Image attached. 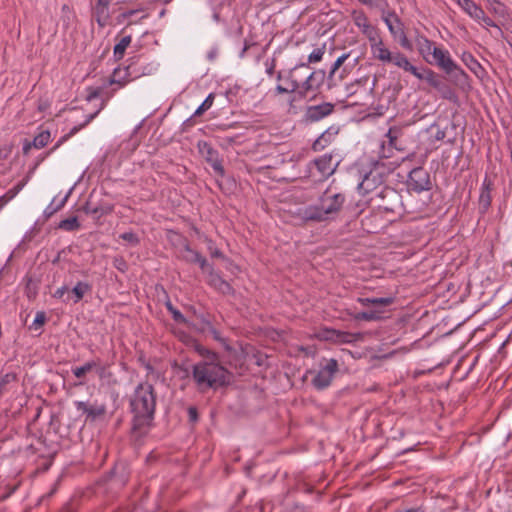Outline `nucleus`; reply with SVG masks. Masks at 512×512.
I'll use <instances>...</instances> for the list:
<instances>
[{
  "label": "nucleus",
  "instance_id": "nucleus-1",
  "mask_svg": "<svg viewBox=\"0 0 512 512\" xmlns=\"http://www.w3.org/2000/svg\"><path fill=\"white\" fill-rule=\"evenodd\" d=\"M156 400L155 389L149 382L139 383L131 395L132 431L138 436L146 435L153 426Z\"/></svg>",
  "mask_w": 512,
  "mask_h": 512
},
{
  "label": "nucleus",
  "instance_id": "nucleus-2",
  "mask_svg": "<svg viewBox=\"0 0 512 512\" xmlns=\"http://www.w3.org/2000/svg\"><path fill=\"white\" fill-rule=\"evenodd\" d=\"M203 360L195 363L192 368V379L199 392L205 393L210 389H217L229 382V371L219 363L217 353L208 349L198 350Z\"/></svg>",
  "mask_w": 512,
  "mask_h": 512
},
{
  "label": "nucleus",
  "instance_id": "nucleus-3",
  "mask_svg": "<svg viewBox=\"0 0 512 512\" xmlns=\"http://www.w3.org/2000/svg\"><path fill=\"white\" fill-rule=\"evenodd\" d=\"M345 202V194L328 187L319 197L318 204L300 209L299 215L305 222H323L333 219L341 211Z\"/></svg>",
  "mask_w": 512,
  "mask_h": 512
},
{
  "label": "nucleus",
  "instance_id": "nucleus-4",
  "mask_svg": "<svg viewBox=\"0 0 512 512\" xmlns=\"http://www.w3.org/2000/svg\"><path fill=\"white\" fill-rule=\"evenodd\" d=\"M431 64L436 65L451 81L456 85L468 84V74L452 59L450 52L444 48L435 47L433 49Z\"/></svg>",
  "mask_w": 512,
  "mask_h": 512
},
{
  "label": "nucleus",
  "instance_id": "nucleus-5",
  "mask_svg": "<svg viewBox=\"0 0 512 512\" xmlns=\"http://www.w3.org/2000/svg\"><path fill=\"white\" fill-rule=\"evenodd\" d=\"M146 60L143 56L131 58L130 63L124 69L114 70L110 83L119 84L120 87H123L131 80L152 74L155 67L153 64L146 63Z\"/></svg>",
  "mask_w": 512,
  "mask_h": 512
},
{
  "label": "nucleus",
  "instance_id": "nucleus-6",
  "mask_svg": "<svg viewBox=\"0 0 512 512\" xmlns=\"http://www.w3.org/2000/svg\"><path fill=\"white\" fill-rule=\"evenodd\" d=\"M360 4L369 8L377 9L381 14V19L386 24L390 34L397 38V33L404 29V23L397 15L395 10L390 9L387 0H357Z\"/></svg>",
  "mask_w": 512,
  "mask_h": 512
},
{
  "label": "nucleus",
  "instance_id": "nucleus-7",
  "mask_svg": "<svg viewBox=\"0 0 512 512\" xmlns=\"http://www.w3.org/2000/svg\"><path fill=\"white\" fill-rule=\"evenodd\" d=\"M306 63L297 64L295 67L286 70V77L283 84L278 83L274 89V96L283 94H295L300 97L301 83L303 75H299L301 70H308Z\"/></svg>",
  "mask_w": 512,
  "mask_h": 512
},
{
  "label": "nucleus",
  "instance_id": "nucleus-8",
  "mask_svg": "<svg viewBox=\"0 0 512 512\" xmlns=\"http://www.w3.org/2000/svg\"><path fill=\"white\" fill-rule=\"evenodd\" d=\"M432 188V182L429 172L423 167H417L410 171L407 179V189L417 194L429 191Z\"/></svg>",
  "mask_w": 512,
  "mask_h": 512
},
{
  "label": "nucleus",
  "instance_id": "nucleus-9",
  "mask_svg": "<svg viewBox=\"0 0 512 512\" xmlns=\"http://www.w3.org/2000/svg\"><path fill=\"white\" fill-rule=\"evenodd\" d=\"M339 365L336 359L325 360V363L320 366L319 371L312 379V385L317 390H323L330 386L335 374L338 372Z\"/></svg>",
  "mask_w": 512,
  "mask_h": 512
},
{
  "label": "nucleus",
  "instance_id": "nucleus-10",
  "mask_svg": "<svg viewBox=\"0 0 512 512\" xmlns=\"http://www.w3.org/2000/svg\"><path fill=\"white\" fill-rule=\"evenodd\" d=\"M326 79V73L322 69L315 70L309 74H303L301 83L300 99L306 98L309 94H317L323 86Z\"/></svg>",
  "mask_w": 512,
  "mask_h": 512
},
{
  "label": "nucleus",
  "instance_id": "nucleus-11",
  "mask_svg": "<svg viewBox=\"0 0 512 512\" xmlns=\"http://www.w3.org/2000/svg\"><path fill=\"white\" fill-rule=\"evenodd\" d=\"M197 148L205 161L211 165L215 174L223 177L225 175V169L223 161L219 156V152L207 141H199L197 143Z\"/></svg>",
  "mask_w": 512,
  "mask_h": 512
},
{
  "label": "nucleus",
  "instance_id": "nucleus-12",
  "mask_svg": "<svg viewBox=\"0 0 512 512\" xmlns=\"http://www.w3.org/2000/svg\"><path fill=\"white\" fill-rule=\"evenodd\" d=\"M351 18L354 25L361 31L368 41H374L377 38L379 35V29L371 24L363 10H353L351 12Z\"/></svg>",
  "mask_w": 512,
  "mask_h": 512
},
{
  "label": "nucleus",
  "instance_id": "nucleus-13",
  "mask_svg": "<svg viewBox=\"0 0 512 512\" xmlns=\"http://www.w3.org/2000/svg\"><path fill=\"white\" fill-rule=\"evenodd\" d=\"M335 105L330 102H323L318 105H308L303 114L306 123H315L328 117L334 112Z\"/></svg>",
  "mask_w": 512,
  "mask_h": 512
},
{
  "label": "nucleus",
  "instance_id": "nucleus-14",
  "mask_svg": "<svg viewBox=\"0 0 512 512\" xmlns=\"http://www.w3.org/2000/svg\"><path fill=\"white\" fill-rule=\"evenodd\" d=\"M75 407L77 411L86 414V421L90 422L103 418L107 413L106 404L97 400L93 401L92 403L76 401Z\"/></svg>",
  "mask_w": 512,
  "mask_h": 512
},
{
  "label": "nucleus",
  "instance_id": "nucleus-15",
  "mask_svg": "<svg viewBox=\"0 0 512 512\" xmlns=\"http://www.w3.org/2000/svg\"><path fill=\"white\" fill-rule=\"evenodd\" d=\"M109 98V95L106 98H103L99 108L92 114H89L85 121L82 124H79L77 126H74L67 134L63 135L56 144L41 158L43 160L46 156L50 155L54 151H56L63 143H65L69 138L74 136L76 133H78L81 129H83L85 126H87L98 114L99 112L106 106L107 100Z\"/></svg>",
  "mask_w": 512,
  "mask_h": 512
},
{
  "label": "nucleus",
  "instance_id": "nucleus-16",
  "mask_svg": "<svg viewBox=\"0 0 512 512\" xmlns=\"http://www.w3.org/2000/svg\"><path fill=\"white\" fill-rule=\"evenodd\" d=\"M493 189L494 182L486 175L483 179L478 198V213L481 216H484L491 207Z\"/></svg>",
  "mask_w": 512,
  "mask_h": 512
},
{
  "label": "nucleus",
  "instance_id": "nucleus-17",
  "mask_svg": "<svg viewBox=\"0 0 512 512\" xmlns=\"http://www.w3.org/2000/svg\"><path fill=\"white\" fill-rule=\"evenodd\" d=\"M111 0L107 1H91V15L101 28L106 27L110 22L109 5Z\"/></svg>",
  "mask_w": 512,
  "mask_h": 512
},
{
  "label": "nucleus",
  "instance_id": "nucleus-18",
  "mask_svg": "<svg viewBox=\"0 0 512 512\" xmlns=\"http://www.w3.org/2000/svg\"><path fill=\"white\" fill-rule=\"evenodd\" d=\"M383 202L378 204V207L387 212H394L400 200L398 192L390 187H382L376 194Z\"/></svg>",
  "mask_w": 512,
  "mask_h": 512
},
{
  "label": "nucleus",
  "instance_id": "nucleus-19",
  "mask_svg": "<svg viewBox=\"0 0 512 512\" xmlns=\"http://www.w3.org/2000/svg\"><path fill=\"white\" fill-rule=\"evenodd\" d=\"M383 182V176L374 168L369 173L365 174L362 182L358 185V190L362 194H367L377 188Z\"/></svg>",
  "mask_w": 512,
  "mask_h": 512
},
{
  "label": "nucleus",
  "instance_id": "nucleus-20",
  "mask_svg": "<svg viewBox=\"0 0 512 512\" xmlns=\"http://www.w3.org/2000/svg\"><path fill=\"white\" fill-rule=\"evenodd\" d=\"M113 205L109 203H99L95 204L91 199H89L81 208V210L87 214L93 216L95 219H100L101 217L112 213Z\"/></svg>",
  "mask_w": 512,
  "mask_h": 512
},
{
  "label": "nucleus",
  "instance_id": "nucleus-21",
  "mask_svg": "<svg viewBox=\"0 0 512 512\" xmlns=\"http://www.w3.org/2000/svg\"><path fill=\"white\" fill-rule=\"evenodd\" d=\"M207 283L216 291L223 295H234L235 290L229 282L224 280L218 273L211 271L208 275Z\"/></svg>",
  "mask_w": 512,
  "mask_h": 512
},
{
  "label": "nucleus",
  "instance_id": "nucleus-22",
  "mask_svg": "<svg viewBox=\"0 0 512 512\" xmlns=\"http://www.w3.org/2000/svg\"><path fill=\"white\" fill-rule=\"evenodd\" d=\"M372 55L375 59L388 63L391 60L393 52L385 47L380 35L374 41H369Z\"/></svg>",
  "mask_w": 512,
  "mask_h": 512
},
{
  "label": "nucleus",
  "instance_id": "nucleus-23",
  "mask_svg": "<svg viewBox=\"0 0 512 512\" xmlns=\"http://www.w3.org/2000/svg\"><path fill=\"white\" fill-rule=\"evenodd\" d=\"M415 43L417 46V50L419 54L423 57V59L427 63H432L430 55L432 54L433 49L436 47L434 46V42L428 39L425 35L417 32L415 36Z\"/></svg>",
  "mask_w": 512,
  "mask_h": 512
},
{
  "label": "nucleus",
  "instance_id": "nucleus-24",
  "mask_svg": "<svg viewBox=\"0 0 512 512\" xmlns=\"http://www.w3.org/2000/svg\"><path fill=\"white\" fill-rule=\"evenodd\" d=\"M413 75L420 80H425L431 87L437 90H440L444 85L440 76L430 68L424 67L421 70L416 68V72Z\"/></svg>",
  "mask_w": 512,
  "mask_h": 512
},
{
  "label": "nucleus",
  "instance_id": "nucleus-25",
  "mask_svg": "<svg viewBox=\"0 0 512 512\" xmlns=\"http://www.w3.org/2000/svg\"><path fill=\"white\" fill-rule=\"evenodd\" d=\"M362 306H371V309H381L394 303V297H358L356 300Z\"/></svg>",
  "mask_w": 512,
  "mask_h": 512
},
{
  "label": "nucleus",
  "instance_id": "nucleus-26",
  "mask_svg": "<svg viewBox=\"0 0 512 512\" xmlns=\"http://www.w3.org/2000/svg\"><path fill=\"white\" fill-rule=\"evenodd\" d=\"M332 161L331 155H323L314 161V165L322 178L326 179L335 172V166H333Z\"/></svg>",
  "mask_w": 512,
  "mask_h": 512
},
{
  "label": "nucleus",
  "instance_id": "nucleus-27",
  "mask_svg": "<svg viewBox=\"0 0 512 512\" xmlns=\"http://www.w3.org/2000/svg\"><path fill=\"white\" fill-rule=\"evenodd\" d=\"M461 9L468 14L472 19L482 17L483 8L478 5L474 0H454Z\"/></svg>",
  "mask_w": 512,
  "mask_h": 512
},
{
  "label": "nucleus",
  "instance_id": "nucleus-28",
  "mask_svg": "<svg viewBox=\"0 0 512 512\" xmlns=\"http://www.w3.org/2000/svg\"><path fill=\"white\" fill-rule=\"evenodd\" d=\"M388 63H392L393 65L403 69L405 72L411 73L412 75L416 72L417 68L410 63L409 59L403 53L399 51L393 52L391 60Z\"/></svg>",
  "mask_w": 512,
  "mask_h": 512
},
{
  "label": "nucleus",
  "instance_id": "nucleus-29",
  "mask_svg": "<svg viewBox=\"0 0 512 512\" xmlns=\"http://www.w3.org/2000/svg\"><path fill=\"white\" fill-rule=\"evenodd\" d=\"M461 60L477 77H482V75L485 73L482 65L470 52H464L461 56Z\"/></svg>",
  "mask_w": 512,
  "mask_h": 512
},
{
  "label": "nucleus",
  "instance_id": "nucleus-30",
  "mask_svg": "<svg viewBox=\"0 0 512 512\" xmlns=\"http://www.w3.org/2000/svg\"><path fill=\"white\" fill-rule=\"evenodd\" d=\"M96 366L97 361L93 359L85 362L82 366L72 368L73 375L80 380L78 383L79 385H83L85 383L87 373L91 372Z\"/></svg>",
  "mask_w": 512,
  "mask_h": 512
},
{
  "label": "nucleus",
  "instance_id": "nucleus-31",
  "mask_svg": "<svg viewBox=\"0 0 512 512\" xmlns=\"http://www.w3.org/2000/svg\"><path fill=\"white\" fill-rule=\"evenodd\" d=\"M186 254L183 255V259L190 263H197L202 270H204L207 266V260L203 257L199 252L190 248L189 245H186L184 248Z\"/></svg>",
  "mask_w": 512,
  "mask_h": 512
},
{
  "label": "nucleus",
  "instance_id": "nucleus-32",
  "mask_svg": "<svg viewBox=\"0 0 512 512\" xmlns=\"http://www.w3.org/2000/svg\"><path fill=\"white\" fill-rule=\"evenodd\" d=\"M92 290V285L88 282L78 281L72 288L71 293L74 295L73 302H80L84 295Z\"/></svg>",
  "mask_w": 512,
  "mask_h": 512
},
{
  "label": "nucleus",
  "instance_id": "nucleus-33",
  "mask_svg": "<svg viewBox=\"0 0 512 512\" xmlns=\"http://www.w3.org/2000/svg\"><path fill=\"white\" fill-rule=\"evenodd\" d=\"M383 312L384 310L381 309H369L367 311L358 312L353 317L357 321H374L379 320Z\"/></svg>",
  "mask_w": 512,
  "mask_h": 512
},
{
  "label": "nucleus",
  "instance_id": "nucleus-34",
  "mask_svg": "<svg viewBox=\"0 0 512 512\" xmlns=\"http://www.w3.org/2000/svg\"><path fill=\"white\" fill-rule=\"evenodd\" d=\"M17 381V375L14 372L0 374V397L9 390L10 385Z\"/></svg>",
  "mask_w": 512,
  "mask_h": 512
},
{
  "label": "nucleus",
  "instance_id": "nucleus-35",
  "mask_svg": "<svg viewBox=\"0 0 512 512\" xmlns=\"http://www.w3.org/2000/svg\"><path fill=\"white\" fill-rule=\"evenodd\" d=\"M50 140V132L48 130H43L34 137L32 145L36 149H41L44 148L50 142Z\"/></svg>",
  "mask_w": 512,
  "mask_h": 512
},
{
  "label": "nucleus",
  "instance_id": "nucleus-36",
  "mask_svg": "<svg viewBox=\"0 0 512 512\" xmlns=\"http://www.w3.org/2000/svg\"><path fill=\"white\" fill-rule=\"evenodd\" d=\"M166 307H167V310L171 313L172 315V318L175 322L179 323V324H184L186 325L187 327L191 328L192 327V323L189 322L185 316L178 310L176 309L170 302H168L166 304Z\"/></svg>",
  "mask_w": 512,
  "mask_h": 512
},
{
  "label": "nucleus",
  "instance_id": "nucleus-37",
  "mask_svg": "<svg viewBox=\"0 0 512 512\" xmlns=\"http://www.w3.org/2000/svg\"><path fill=\"white\" fill-rule=\"evenodd\" d=\"M58 228L64 231H76L80 228V223L78 218L73 216L60 221Z\"/></svg>",
  "mask_w": 512,
  "mask_h": 512
},
{
  "label": "nucleus",
  "instance_id": "nucleus-38",
  "mask_svg": "<svg viewBox=\"0 0 512 512\" xmlns=\"http://www.w3.org/2000/svg\"><path fill=\"white\" fill-rule=\"evenodd\" d=\"M131 43V36H124L114 47V56L116 59H121L125 53V50Z\"/></svg>",
  "mask_w": 512,
  "mask_h": 512
},
{
  "label": "nucleus",
  "instance_id": "nucleus-39",
  "mask_svg": "<svg viewBox=\"0 0 512 512\" xmlns=\"http://www.w3.org/2000/svg\"><path fill=\"white\" fill-rule=\"evenodd\" d=\"M69 197V194H67L63 199H61L59 201V206H54V200H52V202L45 208L44 210V215L46 218H50L51 216H53L56 212H58L59 210H61L65 204H66V201Z\"/></svg>",
  "mask_w": 512,
  "mask_h": 512
},
{
  "label": "nucleus",
  "instance_id": "nucleus-40",
  "mask_svg": "<svg viewBox=\"0 0 512 512\" xmlns=\"http://www.w3.org/2000/svg\"><path fill=\"white\" fill-rule=\"evenodd\" d=\"M489 10L499 16H505L506 6L500 0H487Z\"/></svg>",
  "mask_w": 512,
  "mask_h": 512
},
{
  "label": "nucleus",
  "instance_id": "nucleus-41",
  "mask_svg": "<svg viewBox=\"0 0 512 512\" xmlns=\"http://www.w3.org/2000/svg\"><path fill=\"white\" fill-rule=\"evenodd\" d=\"M215 95L210 93L206 99L202 102V104L196 109L193 114V117L202 115L205 111L211 108L214 102Z\"/></svg>",
  "mask_w": 512,
  "mask_h": 512
},
{
  "label": "nucleus",
  "instance_id": "nucleus-42",
  "mask_svg": "<svg viewBox=\"0 0 512 512\" xmlns=\"http://www.w3.org/2000/svg\"><path fill=\"white\" fill-rule=\"evenodd\" d=\"M401 135V129L398 128V127H391L386 136L388 137L389 139V145L390 147L392 148H396L397 149V139L398 137Z\"/></svg>",
  "mask_w": 512,
  "mask_h": 512
},
{
  "label": "nucleus",
  "instance_id": "nucleus-43",
  "mask_svg": "<svg viewBox=\"0 0 512 512\" xmlns=\"http://www.w3.org/2000/svg\"><path fill=\"white\" fill-rule=\"evenodd\" d=\"M333 333H336L339 341L343 342V343H351V342L357 341L360 338V334H355V333L336 332V331H333Z\"/></svg>",
  "mask_w": 512,
  "mask_h": 512
},
{
  "label": "nucleus",
  "instance_id": "nucleus-44",
  "mask_svg": "<svg viewBox=\"0 0 512 512\" xmlns=\"http://www.w3.org/2000/svg\"><path fill=\"white\" fill-rule=\"evenodd\" d=\"M324 55V47L314 49L308 56V63L320 62Z\"/></svg>",
  "mask_w": 512,
  "mask_h": 512
},
{
  "label": "nucleus",
  "instance_id": "nucleus-45",
  "mask_svg": "<svg viewBox=\"0 0 512 512\" xmlns=\"http://www.w3.org/2000/svg\"><path fill=\"white\" fill-rule=\"evenodd\" d=\"M26 184V181L23 180L21 182H19L16 186H14L13 188L9 189L5 194L4 196L10 201L12 200L22 189L23 187L25 186Z\"/></svg>",
  "mask_w": 512,
  "mask_h": 512
},
{
  "label": "nucleus",
  "instance_id": "nucleus-46",
  "mask_svg": "<svg viewBox=\"0 0 512 512\" xmlns=\"http://www.w3.org/2000/svg\"><path fill=\"white\" fill-rule=\"evenodd\" d=\"M397 38L399 39V43L402 48H404L406 50H410V51L413 49L412 43L407 38V35H406L404 29L401 32L397 33Z\"/></svg>",
  "mask_w": 512,
  "mask_h": 512
},
{
  "label": "nucleus",
  "instance_id": "nucleus-47",
  "mask_svg": "<svg viewBox=\"0 0 512 512\" xmlns=\"http://www.w3.org/2000/svg\"><path fill=\"white\" fill-rule=\"evenodd\" d=\"M119 237L121 239H123L124 241L129 242L133 246H136L140 243V239L137 236V234H135L134 232H131V231L122 233Z\"/></svg>",
  "mask_w": 512,
  "mask_h": 512
},
{
  "label": "nucleus",
  "instance_id": "nucleus-48",
  "mask_svg": "<svg viewBox=\"0 0 512 512\" xmlns=\"http://www.w3.org/2000/svg\"><path fill=\"white\" fill-rule=\"evenodd\" d=\"M86 91H87L86 100L88 102H91L92 100L102 96L101 88L88 87L86 89Z\"/></svg>",
  "mask_w": 512,
  "mask_h": 512
},
{
  "label": "nucleus",
  "instance_id": "nucleus-49",
  "mask_svg": "<svg viewBox=\"0 0 512 512\" xmlns=\"http://www.w3.org/2000/svg\"><path fill=\"white\" fill-rule=\"evenodd\" d=\"M348 56H349L348 54H343L336 59V61L333 63V65L331 67V71L329 73V78H332L334 73L343 65V63L346 61Z\"/></svg>",
  "mask_w": 512,
  "mask_h": 512
},
{
  "label": "nucleus",
  "instance_id": "nucleus-50",
  "mask_svg": "<svg viewBox=\"0 0 512 512\" xmlns=\"http://www.w3.org/2000/svg\"><path fill=\"white\" fill-rule=\"evenodd\" d=\"M475 21L482 22L487 27H495L499 31H501L500 27L490 17L486 15L484 10H482V17L479 16V18H476Z\"/></svg>",
  "mask_w": 512,
  "mask_h": 512
},
{
  "label": "nucleus",
  "instance_id": "nucleus-51",
  "mask_svg": "<svg viewBox=\"0 0 512 512\" xmlns=\"http://www.w3.org/2000/svg\"><path fill=\"white\" fill-rule=\"evenodd\" d=\"M239 136H226L221 138L220 145L224 148L239 144Z\"/></svg>",
  "mask_w": 512,
  "mask_h": 512
},
{
  "label": "nucleus",
  "instance_id": "nucleus-52",
  "mask_svg": "<svg viewBox=\"0 0 512 512\" xmlns=\"http://www.w3.org/2000/svg\"><path fill=\"white\" fill-rule=\"evenodd\" d=\"M282 512H311V510L305 505L296 503L286 507Z\"/></svg>",
  "mask_w": 512,
  "mask_h": 512
},
{
  "label": "nucleus",
  "instance_id": "nucleus-53",
  "mask_svg": "<svg viewBox=\"0 0 512 512\" xmlns=\"http://www.w3.org/2000/svg\"><path fill=\"white\" fill-rule=\"evenodd\" d=\"M97 361V366L94 367L93 370H95L96 374L98 375V377L100 379L104 378L106 376V372H107V368L108 366L107 365H102L101 362H100V359H95Z\"/></svg>",
  "mask_w": 512,
  "mask_h": 512
},
{
  "label": "nucleus",
  "instance_id": "nucleus-54",
  "mask_svg": "<svg viewBox=\"0 0 512 512\" xmlns=\"http://www.w3.org/2000/svg\"><path fill=\"white\" fill-rule=\"evenodd\" d=\"M188 420L190 423H196L199 419L198 410L195 406H190L187 409Z\"/></svg>",
  "mask_w": 512,
  "mask_h": 512
},
{
  "label": "nucleus",
  "instance_id": "nucleus-55",
  "mask_svg": "<svg viewBox=\"0 0 512 512\" xmlns=\"http://www.w3.org/2000/svg\"><path fill=\"white\" fill-rule=\"evenodd\" d=\"M290 97H289V100H288V111L290 113H296V105H295V101L297 98H299L298 95H295V94H288Z\"/></svg>",
  "mask_w": 512,
  "mask_h": 512
},
{
  "label": "nucleus",
  "instance_id": "nucleus-56",
  "mask_svg": "<svg viewBox=\"0 0 512 512\" xmlns=\"http://www.w3.org/2000/svg\"><path fill=\"white\" fill-rule=\"evenodd\" d=\"M46 321V316L44 312H38L33 321L34 326H42Z\"/></svg>",
  "mask_w": 512,
  "mask_h": 512
},
{
  "label": "nucleus",
  "instance_id": "nucleus-57",
  "mask_svg": "<svg viewBox=\"0 0 512 512\" xmlns=\"http://www.w3.org/2000/svg\"><path fill=\"white\" fill-rule=\"evenodd\" d=\"M68 292L67 286L59 287L53 293V297L56 299H63L64 295Z\"/></svg>",
  "mask_w": 512,
  "mask_h": 512
},
{
  "label": "nucleus",
  "instance_id": "nucleus-58",
  "mask_svg": "<svg viewBox=\"0 0 512 512\" xmlns=\"http://www.w3.org/2000/svg\"><path fill=\"white\" fill-rule=\"evenodd\" d=\"M61 10H62V13L66 17L67 22L69 21L70 16L74 17V15H73V13H72V11H71V9H70V7L68 5H66V4L63 5Z\"/></svg>",
  "mask_w": 512,
  "mask_h": 512
},
{
  "label": "nucleus",
  "instance_id": "nucleus-59",
  "mask_svg": "<svg viewBox=\"0 0 512 512\" xmlns=\"http://www.w3.org/2000/svg\"><path fill=\"white\" fill-rule=\"evenodd\" d=\"M446 137V132L443 129L438 128L436 133L434 134V139L437 141H441Z\"/></svg>",
  "mask_w": 512,
  "mask_h": 512
},
{
  "label": "nucleus",
  "instance_id": "nucleus-60",
  "mask_svg": "<svg viewBox=\"0 0 512 512\" xmlns=\"http://www.w3.org/2000/svg\"><path fill=\"white\" fill-rule=\"evenodd\" d=\"M265 65H266V73L268 75H273L274 70H275V60H272L270 63L266 62Z\"/></svg>",
  "mask_w": 512,
  "mask_h": 512
},
{
  "label": "nucleus",
  "instance_id": "nucleus-61",
  "mask_svg": "<svg viewBox=\"0 0 512 512\" xmlns=\"http://www.w3.org/2000/svg\"><path fill=\"white\" fill-rule=\"evenodd\" d=\"M395 512H425V510L423 509V507L419 506V507H412V508L405 509V510H397Z\"/></svg>",
  "mask_w": 512,
  "mask_h": 512
},
{
  "label": "nucleus",
  "instance_id": "nucleus-62",
  "mask_svg": "<svg viewBox=\"0 0 512 512\" xmlns=\"http://www.w3.org/2000/svg\"><path fill=\"white\" fill-rule=\"evenodd\" d=\"M285 77H286V71H278L276 74V80L281 84L284 83Z\"/></svg>",
  "mask_w": 512,
  "mask_h": 512
},
{
  "label": "nucleus",
  "instance_id": "nucleus-63",
  "mask_svg": "<svg viewBox=\"0 0 512 512\" xmlns=\"http://www.w3.org/2000/svg\"><path fill=\"white\" fill-rule=\"evenodd\" d=\"M380 148H381V151L379 153L382 158H389L391 156L390 154L386 153L384 143L381 144Z\"/></svg>",
  "mask_w": 512,
  "mask_h": 512
},
{
  "label": "nucleus",
  "instance_id": "nucleus-64",
  "mask_svg": "<svg viewBox=\"0 0 512 512\" xmlns=\"http://www.w3.org/2000/svg\"><path fill=\"white\" fill-rule=\"evenodd\" d=\"M138 11L139 10H129V11H126V12L122 13V17L123 18H130L131 16L136 14Z\"/></svg>",
  "mask_w": 512,
  "mask_h": 512
}]
</instances>
